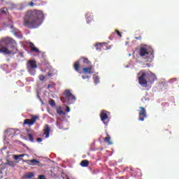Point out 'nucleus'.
<instances>
[{
	"label": "nucleus",
	"instance_id": "7",
	"mask_svg": "<svg viewBox=\"0 0 179 179\" xmlns=\"http://www.w3.org/2000/svg\"><path fill=\"white\" fill-rule=\"evenodd\" d=\"M108 114H110V113L106 110H102L101 113V120L105 125H108V122H110V117H108Z\"/></svg>",
	"mask_w": 179,
	"mask_h": 179
},
{
	"label": "nucleus",
	"instance_id": "24",
	"mask_svg": "<svg viewBox=\"0 0 179 179\" xmlns=\"http://www.w3.org/2000/svg\"><path fill=\"white\" fill-rule=\"evenodd\" d=\"M28 138L30 142H34V138H33V135H31V134H28Z\"/></svg>",
	"mask_w": 179,
	"mask_h": 179
},
{
	"label": "nucleus",
	"instance_id": "37",
	"mask_svg": "<svg viewBox=\"0 0 179 179\" xmlns=\"http://www.w3.org/2000/svg\"><path fill=\"white\" fill-rule=\"evenodd\" d=\"M37 141L38 142H43V138H37Z\"/></svg>",
	"mask_w": 179,
	"mask_h": 179
},
{
	"label": "nucleus",
	"instance_id": "29",
	"mask_svg": "<svg viewBox=\"0 0 179 179\" xmlns=\"http://www.w3.org/2000/svg\"><path fill=\"white\" fill-rule=\"evenodd\" d=\"M29 163H35V164H38V161H37L36 159H30L28 160Z\"/></svg>",
	"mask_w": 179,
	"mask_h": 179
},
{
	"label": "nucleus",
	"instance_id": "3",
	"mask_svg": "<svg viewBox=\"0 0 179 179\" xmlns=\"http://www.w3.org/2000/svg\"><path fill=\"white\" fill-rule=\"evenodd\" d=\"M139 54L140 56L144 59H146L148 62H152L155 58V56L153 55V49L146 45L141 48Z\"/></svg>",
	"mask_w": 179,
	"mask_h": 179
},
{
	"label": "nucleus",
	"instance_id": "42",
	"mask_svg": "<svg viewBox=\"0 0 179 179\" xmlns=\"http://www.w3.org/2000/svg\"><path fill=\"white\" fill-rule=\"evenodd\" d=\"M114 34H115L113 33V34L111 35V36L113 37V36H114Z\"/></svg>",
	"mask_w": 179,
	"mask_h": 179
},
{
	"label": "nucleus",
	"instance_id": "32",
	"mask_svg": "<svg viewBox=\"0 0 179 179\" xmlns=\"http://www.w3.org/2000/svg\"><path fill=\"white\" fill-rule=\"evenodd\" d=\"M83 79H90V76L85 75V76H83Z\"/></svg>",
	"mask_w": 179,
	"mask_h": 179
},
{
	"label": "nucleus",
	"instance_id": "6",
	"mask_svg": "<svg viewBox=\"0 0 179 179\" xmlns=\"http://www.w3.org/2000/svg\"><path fill=\"white\" fill-rule=\"evenodd\" d=\"M141 76L138 78V82L143 87H146L148 86V81L146 80V78L148 77V73L145 71H141L139 73Z\"/></svg>",
	"mask_w": 179,
	"mask_h": 179
},
{
	"label": "nucleus",
	"instance_id": "31",
	"mask_svg": "<svg viewBox=\"0 0 179 179\" xmlns=\"http://www.w3.org/2000/svg\"><path fill=\"white\" fill-rule=\"evenodd\" d=\"M7 164H8L9 166H15V162H8Z\"/></svg>",
	"mask_w": 179,
	"mask_h": 179
},
{
	"label": "nucleus",
	"instance_id": "10",
	"mask_svg": "<svg viewBox=\"0 0 179 179\" xmlns=\"http://www.w3.org/2000/svg\"><path fill=\"white\" fill-rule=\"evenodd\" d=\"M10 27L11 29V32L13 33V34H14V36H15V37H17L18 38H22V37H23L22 32H20V31H19V29L15 28L13 27V25H11Z\"/></svg>",
	"mask_w": 179,
	"mask_h": 179
},
{
	"label": "nucleus",
	"instance_id": "35",
	"mask_svg": "<svg viewBox=\"0 0 179 179\" xmlns=\"http://www.w3.org/2000/svg\"><path fill=\"white\" fill-rule=\"evenodd\" d=\"M66 113H69L71 111V108H69V106H66Z\"/></svg>",
	"mask_w": 179,
	"mask_h": 179
},
{
	"label": "nucleus",
	"instance_id": "21",
	"mask_svg": "<svg viewBox=\"0 0 179 179\" xmlns=\"http://www.w3.org/2000/svg\"><path fill=\"white\" fill-rule=\"evenodd\" d=\"M79 65H80L79 62H76L74 64V69L76 71V72H79Z\"/></svg>",
	"mask_w": 179,
	"mask_h": 179
},
{
	"label": "nucleus",
	"instance_id": "12",
	"mask_svg": "<svg viewBox=\"0 0 179 179\" xmlns=\"http://www.w3.org/2000/svg\"><path fill=\"white\" fill-rule=\"evenodd\" d=\"M43 136L45 138H50V127L48 124H45L44 127Z\"/></svg>",
	"mask_w": 179,
	"mask_h": 179
},
{
	"label": "nucleus",
	"instance_id": "44",
	"mask_svg": "<svg viewBox=\"0 0 179 179\" xmlns=\"http://www.w3.org/2000/svg\"><path fill=\"white\" fill-rule=\"evenodd\" d=\"M31 82H33V80H31Z\"/></svg>",
	"mask_w": 179,
	"mask_h": 179
},
{
	"label": "nucleus",
	"instance_id": "15",
	"mask_svg": "<svg viewBox=\"0 0 179 179\" xmlns=\"http://www.w3.org/2000/svg\"><path fill=\"white\" fill-rule=\"evenodd\" d=\"M155 80H157V78H156V76L155 74H153L152 73H150V74L149 76L148 82L150 83H154Z\"/></svg>",
	"mask_w": 179,
	"mask_h": 179
},
{
	"label": "nucleus",
	"instance_id": "14",
	"mask_svg": "<svg viewBox=\"0 0 179 179\" xmlns=\"http://www.w3.org/2000/svg\"><path fill=\"white\" fill-rule=\"evenodd\" d=\"M84 73H93L94 72V69L92 66L84 68L83 69Z\"/></svg>",
	"mask_w": 179,
	"mask_h": 179
},
{
	"label": "nucleus",
	"instance_id": "2",
	"mask_svg": "<svg viewBox=\"0 0 179 179\" xmlns=\"http://www.w3.org/2000/svg\"><path fill=\"white\" fill-rule=\"evenodd\" d=\"M10 43L13 44L11 46L10 45H5V41H2L0 42V52L1 54H4V55H8V54H15V51H16V41L13 39L10 40Z\"/></svg>",
	"mask_w": 179,
	"mask_h": 179
},
{
	"label": "nucleus",
	"instance_id": "4",
	"mask_svg": "<svg viewBox=\"0 0 179 179\" xmlns=\"http://www.w3.org/2000/svg\"><path fill=\"white\" fill-rule=\"evenodd\" d=\"M27 70L30 75H36V69H37V62L36 60H29L27 64Z\"/></svg>",
	"mask_w": 179,
	"mask_h": 179
},
{
	"label": "nucleus",
	"instance_id": "16",
	"mask_svg": "<svg viewBox=\"0 0 179 179\" xmlns=\"http://www.w3.org/2000/svg\"><path fill=\"white\" fill-rule=\"evenodd\" d=\"M106 43H97L95 45V48L96 50H101V48H103V50H107V48H104L103 47H104V45H106Z\"/></svg>",
	"mask_w": 179,
	"mask_h": 179
},
{
	"label": "nucleus",
	"instance_id": "39",
	"mask_svg": "<svg viewBox=\"0 0 179 179\" xmlns=\"http://www.w3.org/2000/svg\"><path fill=\"white\" fill-rule=\"evenodd\" d=\"M38 178L39 179L44 178V176L43 175H41V176H39Z\"/></svg>",
	"mask_w": 179,
	"mask_h": 179
},
{
	"label": "nucleus",
	"instance_id": "28",
	"mask_svg": "<svg viewBox=\"0 0 179 179\" xmlns=\"http://www.w3.org/2000/svg\"><path fill=\"white\" fill-rule=\"evenodd\" d=\"M37 1L38 0H32V1H31L29 4V6H34V5H36V3H34V2H37Z\"/></svg>",
	"mask_w": 179,
	"mask_h": 179
},
{
	"label": "nucleus",
	"instance_id": "1",
	"mask_svg": "<svg viewBox=\"0 0 179 179\" xmlns=\"http://www.w3.org/2000/svg\"><path fill=\"white\" fill-rule=\"evenodd\" d=\"M44 13L41 10H33L27 11L24 25L29 29H37L44 22Z\"/></svg>",
	"mask_w": 179,
	"mask_h": 179
},
{
	"label": "nucleus",
	"instance_id": "43",
	"mask_svg": "<svg viewBox=\"0 0 179 179\" xmlns=\"http://www.w3.org/2000/svg\"><path fill=\"white\" fill-rule=\"evenodd\" d=\"M129 56L131 57V54H129Z\"/></svg>",
	"mask_w": 179,
	"mask_h": 179
},
{
	"label": "nucleus",
	"instance_id": "19",
	"mask_svg": "<svg viewBox=\"0 0 179 179\" xmlns=\"http://www.w3.org/2000/svg\"><path fill=\"white\" fill-rule=\"evenodd\" d=\"M85 17H87V23H90L93 20V16L89 15V13H87Z\"/></svg>",
	"mask_w": 179,
	"mask_h": 179
},
{
	"label": "nucleus",
	"instance_id": "26",
	"mask_svg": "<svg viewBox=\"0 0 179 179\" xmlns=\"http://www.w3.org/2000/svg\"><path fill=\"white\" fill-rule=\"evenodd\" d=\"M0 12H1V13H7V12H8V8H1V9L0 10Z\"/></svg>",
	"mask_w": 179,
	"mask_h": 179
},
{
	"label": "nucleus",
	"instance_id": "13",
	"mask_svg": "<svg viewBox=\"0 0 179 179\" xmlns=\"http://www.w3.org/2000/svg\"><path fill=\"white\" fill-rule=\"evenodd\" d=\"M29 47L31 48V52H36V54H40V52H41L38 48H37L36 47V45H34V43L29 42Z\"/></svg>",
	"mask_w": 179,
	"mask_h": 179
},
{
	"label": "nucleus",
	"instance_id": "23",
	"mask_svg": "<svg viewBox=\"0 0 179 179\" xmlns=\"http://www.w3.org/2000/svg\"><path fill=\"white\" fill-rule=\"evenodd\" d=\"M94 82L96 85H97V83H99V82H100V78H99V76H94Z\"/></svg>",
	"mask_w": 179,
	"mask_h": 179
},
{
	"label": "nucleus",
	"instance_id": "11",
	"mask_svg": "<svg viewBox=\"0 0 179 179\" xmlns=\"http://www.w3.org/2000/svg\"><path fill=\"white\" fill-rule=\"evenodd\" d=\"M141 108V111L139 112V117L138 120L139 121H145V118H146V117H148V115H146V110H145V108L143 107H140Z\"/></svg>",
	"mask_w": 179,
	"mask_h": 179
},
{
	"label": "nucleus",
	"instance_id": "25",
	"mask_svg": "<svg viewBox=\"0 0 179 179\" xmlns=\"http://www.w3.org/2000/svg\"><path fill=\"white\" fill-rule=\"evenodd\" d=\"M57 113L60 114L61 115H65L66 114L65 112L62 111V110L61 109L57 110Z\"/></svg>",
	"mask_w": 179,
	"mask_h": 179
},
{
	"label": "nucleus",
	"instance_id": "8",
	"mask_svg": "<svg viewBox=\"0 0 179 179\" xmlns=\"http://www.w3.org/2000/svg\"><path fill=\"white\" fill-rule=\"evenodd\" d=\"M13 134H15V129H9L4 132V143H9L8 138H9L10 135H13Z\"/></svg>",
	"mask_w": 179,
	"mask_h": 179
},
{
	"label": "nucleus",
	"instance_id": "17",
	"mask_svg": "<svg viewBox=\"0 0 179 179\" xmlns=\"http://www.w3.org/2000/svg\"><path fill=\"white\" fill-rule=\"evenodd\" d=\"M53 76L52 73H48V74L45 76H44L43 75H40L39 79H40V80H44V79H45V78H47V76H49V78H51V76Z\"/></svg>",
	"mask_w": 179,
	"mask_h": 179
},
{
	"label": "nucleus",
	"instance_id": "22",
	"mask_svg": "<svg viewBox=\"0 0 179 179\" xmlns=\"http://www.w3.org/2000/svg\"><path fill=\"white\" fill-rule=\"evenodd\" d=\"M104 141L107 142L108 145H113V142H111V138L110 137L105 138Z\"/></svg>",
	"mask_w": 179,
	"mask_h": 179
},
{
	"label": "nucleus",
	"instance_id": "40",
	"mask_svg": "<svg viewBox=\"0 0 179 179\" xmlns=\"http://www.w3.org/2000/svg\"><path fill=\"white\" fill-rule=\"evenodd\" d=\"M48 89H50V87H54V85H49L48 86Z\"/></svg>",
	"mask_w": 179,
	"mask_h": 179
},
{
	"label": "nucleus",
	"instance_id": "41",
	"mask_svg": "<svg viewBox=\"0 0 179 179\" xmlns=\"http://www.w3.org/2000/svg\"><path fill=\"white\" fill-rule=\"evenodd\" d=\"M26 80H27V82H30V78H26Z\"/></svg>",
	"mask_w": 179,
	"mask_h": 179
},
{
	"label": "nucleus",
	"instance_id": "38",
	"mask_svg": "<svg viewBox=\"0 0 179 179\" xmlns=\"http://www.w3.org/2000/svg\"><path fill=\"white\" fill-rule=\"evenodd\" d=\"M20 157H24V156H26V154H22L19 155Z\"/></svg>",
	"mask_w": 179,
	"mask_h": 179
},
{
	"label": "nucleus",
	"instance_id": "18",
	"mask_svg": "<svg viewBox=\"0 0 179 179\" xmlns=\"http://www.w3.org/2000/svg\"><path fill=\"white\" fill-rule=\"evenodd\" d=\"M80 166H82V167H87V166H89V161L87 160L82 161L80 163Z\"/></svg>",
	"mask_w": 179,
	"mask_h": 179
},
{
	"label": "nucleus",
	"instance_id": "36",
	"mask_svg": "<svg viewBox=\"0 0 179 179\" xmlns=\"http://www.w3.org/2000/svg\"><path fill=\"white\" fill-rule=\"evenodd\" d=\"M176 80H177V78H173L172 80H170L171 83H173V82H176Z\"/></svg>",
	"mask_w": 179,
	"mask_h": 179
},
{
	"label": "nucleus",
	"instance_id": "30",
	"mask_svg": "<svg viewBox=\"0 0 179 179\" xmlns=\"http://www.w3.org/2000/svg\"><path fill=\"white\" fill-rule=\"evenodd\" d=\"M82 59L83 60L84 64H88L89 60L83 57V58L80 59V60L82 61Z\"/></svg>",
	"mask_w": 179,
	"mask_h": 179
},
{
	"label": "nucleus",
	"instance_id": "5",
	"mask_svg": "<svg viewBox=\"0 0 179 179\" xmlns=\"http://www.w3.org/2000/svg\"><path fill=\"white\" fill-rule=\"evenodd\" d=\"M65 96V101L68 104H73L76 101V97L71 93V91L69 90H66L64 93Z\"/></svg>",
	"mask_w": 179,
	"mask_h": 179
},
{
	"label": "nucleus",
	"instance_id": "27",
	"mask_svg": "<svg viewBox=\"0 0 179 179\" xmlns=\"http://www.w3.org/2000/svg\"><path fill=\"white\" fill-rule=\"evenodd\" d=\"M49 104H50V106H52V107H55V101L54 100L51 99V100L49 101Z\"/></svg>",
	"mask_w": 179,
	"mask_h": 179
},
{
	"label": "nucleus",
	"instance_id": "9",
	"mask_svg": "<svg viewBox=\"0 0 179 179\" xmlns=\"http://www.w3.org/2000/svg\"><path fill=\"white\" fill-rule=\"evenodd\" d=\"M37 118H38V117L34 116L31 119H26L24 121V124L25 125H29V127H31V125H34V123L36 121H37Z\"/></svg>",
	"mask_w": 179,
	"mask_h": 179
},
{
	"label": "nucleus",
	"instance_id": "33",
	"mask_svg": "<svg viewBox=\"0 0 179 179\" xmlns=\"http://www.w3.org/2000/svg\"><path fill=\"white\" fill-rule=\"evenodd\" d=\"M14 159H15V160H19L20 159V155H14Z\"/></svg>",
	"mask_w": 179,
	"mask_h": 179
},
{
	"label": "nucleus",
	"instance_id": "34",
	"mask_svg": "<svg viewBox=\"0 0 179 179\" xmlns=\"http://www.w3.org/2000/svg\"><path fill=\"white\" fill-rule=\"evenodd\" d=\"M115 31H116L117 36H119V37H122V36L121 35V32L120 31H119L118 30H115Z\"/></svg>",
	"mask_w": 179,
	"mask_h": 179
},
{
	"label": "nucleus",
	"instance_id": "20",
	"mask_svg": "<svg viewBox=\"0 0 179 179\" xmlns=\"http://www.w3.org/2000/svg\"><path fill=\"white\" fill-rule=\"evenodd\" d=\"M33 177H34V173L31 172L25 175V178H33Z\"/></svg>",
	"mask_w": 179,
	"mask_h": 179
}]
</instances>
